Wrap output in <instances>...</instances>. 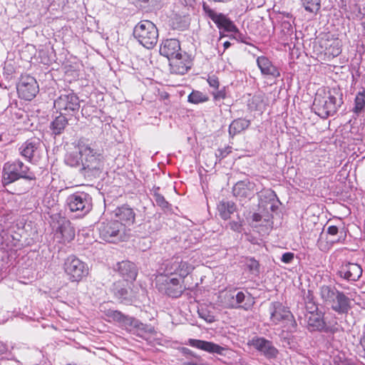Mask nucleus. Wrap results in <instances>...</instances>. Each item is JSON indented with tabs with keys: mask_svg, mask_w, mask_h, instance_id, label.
Segmentation results:
<instances>
[{
	"mask_svg": "<svg viewBox=\"0 0 365 365\" xmlns=\"http://www.w3.org/2000/svg\"><path fill=\"white\" fill-rule=\"evenodd\" d=\"M343 93L339 88L318 91L316 93L313 109L322 118L334 115L343 104Z\"/></svg>",
	"mask_w": 365,
	"mask_h": 365,
	"instance_id": "1",
	"label": "nucleus"
},
{
	"mask_svg": "<svg viewBox=\"0 0 365 365\" xmlns=\"http://www.w3.org/2000/svg\"><path fill=\"white\" fill-rule=\"evenodd\" d=\"M83 151L81 173L87 180L100 178L103 169L102 157L88 145H81Z\"/></svg>",
	"mask_w": 365,
	"mask_h": 365,
	"instance_id": "2",
	"label": "nucleus"
},
{
	"mask_svg": "<svg viewBox=\"0 0 365 365\" xmlns=\"http://www.w3.org/2000/svg\"><path fill=\"white\" fill-rule=\"evenodd\" d=\"M270 322L274 325L282 324L287 331L294 332L297 324L292 313L280 302H272L269 307Z\"/></svg>",
	"mask_w": 365,
	"mask_h": 365,
	"instance_id": "3",
	"label": "nucleus"
},
{
	"mask_svg": "<svg viewBox=\"0 0 365 365\" xmlns=\"http://www.w3.org/2000/svg\"><path fill=\"white\" fill-rule=\"evenodd\" d=\"M133 35L143 46L153 48L158 41V29L155 24L149 20H142L134 27Z\"/></svg>",
	"mask_w": 365,
	"mask_h": 365,
	"instance_id": "4",
	"label": "nucleus"
},
{
	"mask_svg": "<svg viewBox=\"0 0 365 365\" xmlns=\"http://www.w3.org/2000/svg\"><path fill=\"white\" fill-rule=\"evenodd\" d=\"M98 230L103 240L112 243L122 240L125 230L118 220H101L98 223Z\"/></svg>",
	"mask_w": 365,
	"mask_h": 365,
	"instance_id": "5",
	"label": "nucleus"
},
{
	"mask_svg": "<svg viewBox=\"0 0 365 365\" xmlns=\"http://www.w3.org/2000/svg\"><path fill=\"white\" fill-rule=\"evenodd\" d=\"M3 178L7 182H14L16 180L24 179L26 180H35V175L19 160L8 162L3 168Z\"/></svg>",
	"mask_w": 365,
	"mask_h": 365,
	"instance_id": "6",
	"label": "nucleus"
},
{
	"mask_svg": "<svg viewBox=\"0 0 365 365\" xmlns=\"http://www.w3.org/2000/svg\"><path fill=\"white\" fill-rule=\"evenodd\" d=\"M54 107L61 114L76 116L81 107L80 100L72 91H65L54 101Z\"/></svg>",
	"mask_w": 365,
	"mask_h": 365,
	"instance_id": "7",
	"label": "nucleus"
},
{
	"mask_svg": "<svg viewBox=\"0 0 365 365\" xmlns=\"http://www.w3.org/2000/svg\"><path fill=\"white\" fill-rule=\"evenodd\" d=\"M63 269L68 279L78 282L88 274V265L75 255H69L65 259Z\"/></svg>",
	"mask_w": 365,
	"mask_h": 365,
	"instance_id": "8",
	"label": "nucleus"
},
{
	"mask_svg": "<svg viewBox=\"0 0 365 365\" xmlns=\"http://www.w3.org/2000/svg\"><path fill=\"white\" fill-rule=\"evenodd\" d=\"M306 318L307 322V328L310 332L318 331L334 334L339 331L337 322H327L324 319V314L321 312L307 315Z\"/></svg>",
	"mask_w": 365,
	"mask_h": 365,
	"instance_id": "9",
	"label": "nucleus"
},
{
	"mask_svg": "<svg viewBox=\"0 0 365 365\" xmlns=\"http://www.w3.org/2000/svg\"><path fill=\"white\" fill-rule=\"evenodd\" d=\"M69 210L76 213L77 217L87 215L92 209L91 198L85 192H76L66 199Z\"/></svg>",
	"mask_w": 365,
	"mask_h": 365,
	"instance_id": "10",
	"label": "nucleus"
},
{
	"mask_svg": "<svg viewBox=\"0 0 365 365\" xmlns=\"http://www.w3.org/2000/svg\"><path fill=\"white\" fill-rule=\"evenodd\" d=\"M164 274L178 275L184 279L194 269L192 264L184 260L180 256H174L163 264ZM183 282V280H182Z\"/></svg>",
	"mask_w": 365,
	"mask_h": 365,
	"instance_id": "11",
	"label": "nucleus"
},
{
	"mask_svg": "<svg viewBox=\"0 0 365 365\" xmlns=\"http://www.w3.org/2000/svg\"><path fill=\"white\" fill-rule=\"evenodd\" d=\"M155 286L160 292L173 298L180 297L183 292V287L180 279L170 277L165 274L157 277Z\"/></svg>",
	"mask_w": 365,
	"mask_h": 365,
	"instance_id": "12",
	"label": "nucleus"
},
{
	"mask_svg": "<svg viewBox=\"0 0 365 365\" xmlns=\"http://www.w3.org/2000/svg\"><path fill=\"white\" fill-rule=\"evenodd\" d=\"M19 152L26 160L37 163L43 152V143L38 138H31L22 143L19 147Z\"/></svg>",
	"mask_w": 365,
	"mask_h": 365,
	"instance_id": "13",
	"label": "nucleus"
},
{
	"mask_svg": "<svg viewBox=\"0 0 365 365\" xmlns=\"http://www.w3.org/2000/svg\"><path fill=\"white\" fill-rule=\"evenodd\" d=\"M16 89L20 98L32 100L38 92V85L36 80L30 75H21L16 85Z\"/></svg>",
	"mask_w": 365,
	"mask_h": 365,
	"instance_id": "14",
	"label": "nucleus"
},
{
	"mask_svg": "<svg viewBox=\"0 0 365 365\" xmlns=\"http://www.w3.org/2000/svg\"><path fill=\"white\" fill-rule=\"evenodd\" d=\"M202 9L206 15L217 25L219 29H224L225 31L231 33L237 31V26L225 14L216 13L205 3L202 4Z\"/></svg>",
	"mask_w": 365,
	"mask_h": 365,
	"instance_id": "15",
	"label": "nucleus"
},
{
	"mask_svg": "<svg viewBox=\"0 0 365 365\" xmlns=\"http://www.w3.org/2000/svg\"><path fill=\"white\" fill-rule=\"evenodd\" d=\"M249 344L269 359L277 358L279 354L277 349L274 346L272 342L264 337H254Z\"/></svg>",
	"mask_w": 365,
	"mask_h": 365,
	"instance_id": "16",
	"label": "nucleus"
},
{
	"mask_svg": "<svg viewBox=\"0 0 365 365\" xmlns=\"http://www.w3.org/2000/svg\"><path fill=\"white\" fill-rule=\"evenodd\" d=\"M58 217L59 220H58V225L56 230V237L57 238H61L64 242L71 241L75 237V228L68 220L61 217L60 215H58Z\"/></svg>",
	"mask_w": 365,
	"mask_h": 365,
	"instance_id": "17",
	"label": "nucleus"
},
{
	"mask_svg": "<svg viewBox=\"0 0 365 365\" xmlns=\"http://www.w3.org/2000/svg\"><path fill=\"white\" fill-rule=\"evenodd\" d=\"M362 272V268L359 264L347 262L340 267L338 274L349 282H356L361 277Z\"/></svg>",
	"mask_w": 365,
	"mask_h": 365,
	"instance_id": "18",
	"label": "nucleus"
},
{
	"mask_svg": "<svg viewBox=\"0 0 365 365\" xmlns=\"http://www.w3.org/2000/svg\"><path fill=\"white\" fill-rule=\"evenodd\" d=\"M188 344L210 354H217L221 356L225 355V351L227 350L225 347L221 346L214 342L200 339H190L188 341Z\"/></svg>",
	"mask_w": 365,
	"mask_h": 365,
	"instance_id": "19",
	"label": "nucleus"
},
{
	"mask_svg": "<svg viewBox=\"0 0 365 365\" xmlns=\"http://www.w3.org/2000/svg\"><path fill=\"white\" fill-rule=\"evenodd\" d=\"M160 55L168 58L169 61L175 56H180L181 53L180 44L178 40L170 38L163 41L160 47Z\"/></svg>",
	"mask_w": 365,
	"mask_h": 365,
	"instance_id": "20",
	"label": "nucleus"
},
{
	"mask_svg": "<svg viewBox=\"0 0 365 365\" xmlns=\"http://www.w3.org/2000/svg\"><path fill=\"white\" fill-rule=\"evenodd\" d=\"M170 66L172 73L184 75L190 68V63L187 58L186 53H180V56H175L170 59Z\"/></svg>",
	"mask_w": 365,
	"mask_h": 365,
	"instance_id": "21",
	"label": "nucleus"
},
{
	"mask_svg": "<svg viewBox=\"0 0 365 365\" xmlns=\"http://www.w3.org/2000/svg\"><path fill=\"white\" fill-rule=\"evenodd\" d=\"M115 216L118 218L117 220L122 223L125 228V226H130L134 223L135 213L132 207L124 205L116 208L115 210Z\"/></svg>",
	"mask_w": 365,
	"mask_h": 365,
	"instance_id": "22",
	"label": "nucleus"
},
{
	"mask_svg": "<svg viewBox=\"0 0 365 365\" xmlns=\"http://www.w3.org/2000/svg\"><path fill=\"white\" fill-rule=\"evenodd\" d=\"M330 306L339 314H346L351 308L350 299L341 292L338 293Z\"/></svg>",
	"mask_w": 365,
	"mask_h": 365,
	"instance_id": "23",
	"label": "nucleus"
},
{
	"mask_svg": "<svg viewBox=\"0 0 365 365\" xmlns=\"http://www.w3.org/2000/svg\"><path fill=\"white\" fill-rule=\"evenodd\" d=\"M257 64L262 75L269 76L274 78L280 76L279 69L272 64L267 57L259 56L257 58Z\"/></svg>",
	"mask_w": 365,
	"mask_h": 365,
	"instance_id": "24",
	"label": "nucleus"
},
{
	"mask_svg": "<svg viewBox=\"0 0 365 365\" xmlns=\"http://www.w3.org/2000/svg\"><path fill=\"white\" fill-rule=\"evenodd\" d=\"M119 274L125 281H134L138 274L135 264L130 261H122L117 264Z\"/></svg>",
	"mask_w": 365,
	"mask_h": 365,
	"instance_id": "25",
	"label": "nucleus"
},
{
	"mask_svg": "<svg viewBox=\"0 0 365 365\" xmlns=\"http://www.w3.org/2000/svg\"><path fill=\"white\" fill-rule=\"evenodd\" d=\"M235 298V304H232L231 307L234 308H241L246 311L252 308L255 304V299L250 293L245 294L243 292H238L235 297L232 296V299Z\"/></svg>",
	"mask_w": 365,
	"mask_h": 365,
	"instance_id": "26",
	"label": "nucleus"
},
{
	"mask_svg": "<svg viewBox=\"0 0 365 365\" xmlns=\"http://www.w3.org/2000/svg\"><path fill=\"white\" fill-rule=\"evenodd\" d=\"M83 143H79L74 150L68 151L65 155V163L71 167H78L82 165L83 151L81 150Z\"/></svg>",
	"mask_w": 365,
	"mask_h": 365,
	"instance_id": "27",
	"label": "nucleus"
},
{
	"mask_svg": "<svg viewBox=\"0 0 365 365\" xmlns=\"http://www.w3.org/2000/svg\"><path fill=\"white\" fill-rule=\"evenodd\" d=\"M320 45L325 48V54L329 56L336 57L341 52V42L338 38L322 39Z\"/></svg>",
	"mask_w": 365,
	"mask_h": 365,
	"instance_id": "28",
	"label": "nucleus"
},
{
	"mask_svg": "<svg viewBox=\"0 0 365 365\" xmlns=\"http://www.w3.org/2000/svg\"><path fill=\"white\" fill-rule=\"evenodd\" d=\"M255 191L254 184H234L232 187L233 195L240 198H251Z\"/></svg>",
	"mask_w": 365,
	"mask_h": 365,
	"instance_id": "29",
	"label": "nucleus"
},
{
	"mask_svg": "<svg viewBox=\"0 0 365 365\" xmlns=\"http://www.w3.org/2000/svg\"><path fill=\"white\" fill-rule=\"evenodd\" d=\"M217 209L220 217L227 220L230 218L231 215L236 212L237 206L232 201L222 200L217 204Z\"/></svg>",
	"mask_w": 365,
	"mask_h": 365,
	"instance_id": "30",
	"label": "nucleus"
},
{
	"mask_svg": "<svg viewBox=\"0 0 365 365\" xmlns=\"http://www.w3.org/2000/svg\"><path fill=\"white\" fill-rule=\"evenodd\" d=\"M106 314L110 319V320L118 322L126 327L129 325L130 320H132V317L125 315L118 310L108 309Z\"/></svg>",
	"mask_w": 365,
	"mask_h": 365,
	"instance_id": "31",
	"label": "nucleus"
},
{
	"mask_svg": "<svg viewBox=\"0 0 365 365\" xmlns=\"http://www.w3.org/2000/svg\"><path fill=\"white\" fill-rule=\"evenodd\" d=\"M65 115H66L60 113V115L57 116L51 123L50 128L53 135H57L61 134L66 127L68 120Z\"/></svg>",
	"mask_w": 365,
	"mask_h": 365,
	"instance_id": "32",
	"label": "nucleus"
},
{
	"mask_svg": "<svg viewBox=\"0 0 365 365\" xmlns=\"http://www.w3.org/2000/svg\"><path fill=\"white\" fill-rule=\"evenodd\" d=\"M250 124V121L243 118L234 120L229 127V134L233 137L241 131L247 129Z\"/></svg>",
	"mask_w": 365,
	"mask_h": 365,
	"instance_id": "33",
	"label": "nucleus"
},
{
	"mask_svg": "<svg viewBox=\"0 0 365 365\" xmlns=\"http://www.w3.org/2000/svg\"><path fill=\"white\" fill-rule=\"evenodd\" d=\"M130 322L128 326L135 328L138 331V335L142 338H145V335L154 331V328L152 326L143 324L133 317H132V320H130Z\"/></svg>",
	"mask_w": 365,
	"mask_h": 365,
	"instance_id": "34",
	"label": "nucleus"
},
{
	"mask_svg": "<svg viewBox=\"0 0 365 365\" xmlns=\"http://www.w3.org/2000/svg\"><path fill=\"white\" fill-rule=\"evenodd\" d=\"M339 292L340 291L332 286L324 285L320 287V296L322 299L329 305Z\"/></svg>",
	"mask_w": 365,
	"mask_h": 365,
	"instance_id": "35",
	"label": "nucleus"
},
{
	"mask_svg": "<svg viewBox=\"0 0 365 365\" xmlns=\"http://www.w3.org/2000/svg\"><path fill=\"white\" fill-rule=\"evenodd\" d=\"M266 197L268 198V202H266L264 207L267 210H271L275 212L279 209V205L281 204L277 195L273 190H269L265 192Z\"/></svg>",
	"mask_w": 365,
	"mask_h": 365,
	"instance_id": "36",
	"label": "nucleus"
},
{
	"mask_svg": "<svg viewBox=\"0 0 365 365\" xmlns=\"http://www.w3.org/2000/svg\"><path fill=\"white\" fill-rule=\"evenodd\" d=\"M302 5L307 11L317 14L321 8V0H301Z\"/></svg>",
	"mask_w": 365,
	"mask_h": 365,
	"instance_id": "37",
	"label": "nucleus"
},
{
	"mask_svg": "<svg viewBox=\"0 0 365 365\" xmlns=\"http://www.w3.org/2000/svg\"><path fill=\"white\" fill-rule=\"evenodd\" d=\"M159 187L154 185L150 190L151 195H153L154 200L158 206L162 207L163 209L167 208L169 204L165 200L164 197L159 193Z\"/></svg>",
	"mask_w": 365,
	"mask_h": 365,
	"instance_id": "38",
	"label": "nucleus"
},
{
	"mask_svg": "<svg viewBox=\"0 0 365 365\" xmlns=\"http://www.w3.org/2000/svg\"><path fill=\"white\" fill-rule=\"evenodd\" d=\"M114 295L123 303H128L130 299L128 298V290L119 285H115Z\"/></svg>",
	"mask_w": 365,
	"mask_h": 365,
	"instance_id": "39",
	"label": "nucleus"
},
{
	"mask_svg": "<svg viewBox=\"0 0 365 365\" xmlns=\"http://www.w3.org/2000/svg\"><path fill=\"white\" fill-rule=\"evenodd\" d=\"M365 106V91L359 92L354 101V106L353 112L359 114L364 108Z\"/></svg>",
	"mask_w": 365,
	"mask_h": 365,
	"instance_id": "40",
	"label": "nucleus"
},
{
	"mask_svg": "<svg viewBox=\"0 0 365 365\" xmlns=\"http://www.w3.org/2000/svg\"><path fill=\"white\" fill-rule=\"evenodd\" d=\"M208 99V97L205 94L198 91H193L188 96V102L194 104L206 102Z\"/></svg>",
	"mask_w": 365,
	"mask_h": 365,
	"instance_id": "41",
	"label": "nucleus"
},
{
	"mask_svg": "<svg viewBox=\"0 0 365 365\" xmlns=\"http://www.w3.org/2000/svg\"><path fill=\"white\" fill-rule=\"evenodd\" d=\"M197 313L199 317L207 323H212L216 320L213 311L209 309L207 307L198 309Z\"/></svg>",
	"mask_w": 365,
	"mask_h": 365,
	"instance_id": "42",
	"label": "nucleus"
},
{
	"mask_svg": "<svg viewBox=\"0 0 365 365\" xmlns=\"http://www.w3.org/2000/svg\"><path fill=\"white\" fill-rule=\"evenodd\" d=\"M117 187H118V186H116L115 185H113L111 186V184H108V183L98 184V186L96 187V188L101 191V194L103 196L105 195V192H106L107 197H116L118 196V195L112 194L113 191L117 190Z\"/></svg>",
	"mask_w": 365,
	"mask_h": 365,
	"instance_id": "43",
	"label": "nucleus"
},
{
	"mask_svg": "<svg viewBox=\"0 0 365 365\" xmlns=\"http://www.w3.org/2000/svg\"><path fill=\"white\" fill-rule=\"evenodd\" d=\"M272 215L269 214L262 215L260 213H254L252 216V221L256 223H259L260 225H270L271 219Z\"/></svg>",
	"mask_w": 365,
	"mask_h": 365,
	"instance_id": "44",
	"label": "nucleus"
},
{
	"mask_svg": "<svg viewBox=\"0 0 365 365\" xmlns=\"http://www.w3.org/2000/svg\"><path fill=\"white\" fill-rule=\"evenodd\" d=\"M245 265L251 272L256 274L259 272V264L258 261L254 258H247L245 261Z\"/></svg>",
	"mask_w": 365,
	"mask_h": 365,
	"instance_id": "45",
	"label": "nucleus"
},
{
	"mask_svg": "<svg viewBox=\"0 0 365 365\" xmlns=\"http://www.w3.org/2000/svg\"><path fill=\"white\" fill-rule=\"evenodd\" d=\"M232 147L231 146H227L224 148H219L217 150L216 153H215L216 161L215 163L217 162H220L222 159L226 158L230 153H232Z\"/></svg>",
	"mask_w": 365,
	"mask_h": 365,
	"instance_id": "46",
	"label": "nucleus"
},
{
	"mask_svg": "<svg viewBox=\"0 0 365 365\" xmlns=\"http://www.w3.org/2000/svg\"><path fill=\"white\" fill-rule=\"evenodd\" d=\"M305 308L309 314L308 315H310L311 314H315L316 312H319L318 306L313 301L312 299H308L307 301H306Z\"/></svg>",
	"mask_w": 365,
	"mask_h": 365,
	"instance_id": "47",
	"label": "nucleus"
},
{
	"mask_svg": "<svg viewBox=\"0 0 365 365\" xmlns=\"http://www.w3.org/2000/svg\"><path fill=\"white\" fill-rule=\"evenodd\" d=\"M213 95V98L215 101L220 100V99H225L226 97V93H225V87H223L220 90H214L212 92Z\"/></svg>",
	"mask_w": 365,
	"mask_h": 365,
	"instance_id": "48",
	"label": "nucleus"
},
{
	"mask_svg": "<svg viewBox=\"0 0 365 365\" xmlns=\"http://www.w3.org/2000/svg\"><path fill=\"white\" fill-rule=\"evenodd\" d=\"M207 83L209 86L212 88L214 90H217L219 88L220 83L218 81V78L215 76H210L207 78Z\"/></svg>",
	"mask_w": 365,
	"mask_h": 365,
	"instance_id": "49",
	"label": "nucleus"
},
{
	"mask_svg": "<svg viewBox=\"0 0 365 365\" xmlns=\"http://www.w3.org/2000/svg\"><path fill=\"white\" fill-rule=\"evenodd\" d=\"M294 259V254L291 252H284L281 257V261L284 264H290Z\"/></svg>",
	"mask_w": 365,
	"mask_h": 365,
	"instance_id": "50",
	"label": "nucleus"
},
{
	"mask_svg": "<svg viewBox=\"0 0 365 365\" xmlns=\"http://www.w3.org/2000/svg\"><path fill=\"white\" fill-rule=\"evenodd\" d=\"M356 19L362 28L363 36L365 38V14L359 10V13L356 14Z\"/></svg>",
	"mask_w": 365,
	"mask_h": 365,
	"instance_id": "51",
	"label": "nucleus"
},
{
	"mask_svg": "<svg viewBox=\"0 0 365 365\" xmlns=\"http://www.w3.org/2000/svg\"><path fill=\"white\" fill-rule=\"evenodd\" d=\"M232 36L237 41L242 42V43H246V40H245L246 36L244 34H242V33H240V31L238 30V29H237L236 31H234L232 33Z\"/></svg>",
	"mask_w": 365,
	"mask_h": 365,
	"instance_id": "52",
	"label": "nucleus"
},
{
	"mask_svg": "<svg viewBox=\"0 0 365 365\" xmlns=\"http://www.w3.org/2000/svg\"><path fill=\"white\" fill-rule=\"evenodd\" d=\"M339 227L336 225H329L327 227V234L330 236L336 237L339 233Z\"/></svg>",
	"mask_w": 365,
	"mask_h": 365,
	"instance_id": "53",
	"label": "nucleus"
},
{
	"mask_svg": "<svg viewBox=\"0 0 365 365\" xmlns=\"http://www.w3.org/2000/svg\"><path fill=\"white\" fill-rule=\"evenodd\" d=\"M230 228L233 231L240 232L241 229V224L236 221H232L229 223Z\"/></svg>",
	"mask_w": 365,
	"mask_h": 365,
	"instance_id": "54",
	"label": "nucleus"
},
{
	"mask_svg": "<svg viewBox=\"0 0 365 365\" xmlns=\"http://www.w3.org/2000/svg\"><path fill=\"white\" fill-rule=\"evenodd\" d=\"M198 361L191 360L187 363V365H209L208 363L204 361L201 357L200 356L198 359Z\"/></svg>",
	"mask_w": 365,
	"mask_h": 365,
	"instance_id": "55",
	"label": "nucleus"
},
{
	"mask_svg": "<svg viewBox=\"0 0 365 365\" xmlns=\"http://www.w3.org/2000/svg\"><path fill=\"white\" fill-rule=\"evenodd\" d=\"M184 354L186 355H189L190 356H192L195 359H198L200 356L195 354L192 351L190 350L189 349L184 348Z\"/></svg>",
	"mask_w": 365,
	"mask_h": 365,
	"instance_id": "56",
	"label": "nucleus"
},
{
	"mask_svg": "<svg viewBox=\"0 0 365 365\" xmlns=\"http://www.w3.org/2000/svg\"><path fill=\"white\" fill-rule=\"evenodd\" d=\"M8 350V346L6 344L3 343L2 341H0V355L3 354Z\"/></svg>",
	"mask_w": 365,
	"mask_h": 365,
	"instance_id": "57",
	"label": "nucleus"
},
{
	"mask_svg": "<svg viewBox=\"0 0 365 365\" xmlns=\"http://www.w3.org/2000/svg\"><path fill=\"white\" fill-rule=\"evenodd\" d=\"M364 341H365V324H364V326L363 327L362 335L361 336L359 342L361 343V342H364Z\"/></svg>",
	"mask_w": 365,
	"mask_h": 365,
	"instance_id": "58",
	"label": "nucleus"
},
{
	"mask_svg": "<svg viewBox=\"0 0 365 365\" xmlns=\"http://www.w3.org/2000/svg\"><path fill=\"white\" fill-rule=\"evenodd\" d=\"M159 1V0H150L149 5L152 7H154L158 5Z\"/></svg>",
	"mask_w": 365,
	"mask_h": 365,
	"instance_id": "59",
	"label": "nucleus"
},
{
	"mask_svg": "<svg viewBox=\"0 0 365 365\" xmlns=\"http://www.w3.org/2000/svg\"><path fill=\"white\" fill-rule=\"evenodd\" d=\"M231 46V43L229 41H225L224 43H223V46H224V51L227 49L230 46Z\"/></svg>",
	"mask_w": 365,
	"mask_h": 365,
	"instance_id": "60",
	"label": "nucleus"
},
{
	"mask_svg": "<svg viewBox=\"0 0 365 365\" xmlns=\"http://www.w3.org/2000/svg\"><path fill=\"white\" fill-rule=\"evenodd\" d=\"M360 344L362 346L363 349L365 351V341L360 343Z\"/></svg>",
	"mask_w": 365,
	"mask_h": 365,
	"instance_id": "61",
	"label": "nucleus"
},
{
	"mask_svg": "<svg viewBox=\"0 0 365 365\" xmlns=\"http://www.w3.org/2000/svg\"><path fill=\"white\" fill-rule=\"evenodd\" d=\"M339 241V238H334L331 240L332 242H338Z\"/></svg>",
	"mask_w": 365,
	"mask_h": 365,
	"instance_id": "62",
	"label": "nucleus"
},
{
	"mask_svg": "<svg viewBox=\"0 0 365 365\" xmlns=\"http://www.w3.org/2000/svg\"><path fill=\"white\" fill-rule=\"evenodd\" d=\"M169 95L167 93H165V95L163 96L164 98H168Z\"/></svg>",
	"mask_w": 365,
	"mask_h": 365,
	"instance_id": "63",
	"label": "nucleus"
},
{
	"mask_svg": "<svg viewBox=\"0 0 365 365\" xmlns=\"http://www.w3.org/2000/svg\"><path fill=\"white\" fill-rule=\"evenodd\" d=\"M66 365H78V364H68Z\"/></svg>",
	"mask_w": 365,
	"mask_h": 365,
	"instance_id": "64",
	"label": "nucleus"
}]
</instances>
